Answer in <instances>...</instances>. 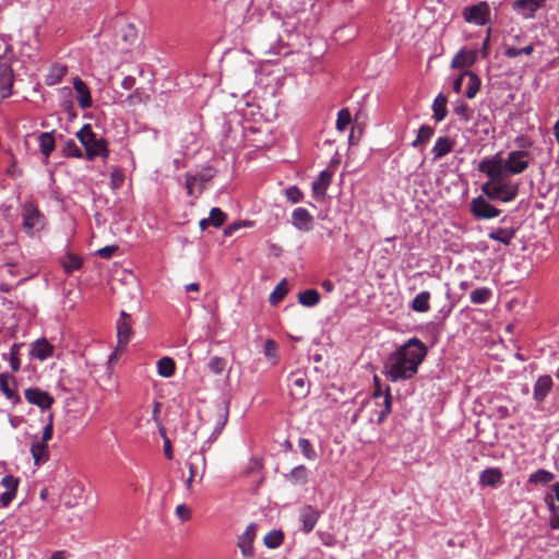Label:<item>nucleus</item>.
<instances>
[{"mask_svg":"<svg viewBox=\"0 0 559 559\" xmlns=\"http://www.w3.org/2000/svg\"><path fill=\"white\" fill-rule=\"evenodd\" d=\"M426 355L427 347L419 338L408 340L389 356L384 365L386 377L392 382L412 379Z\"/></svg>","mask_w":559,"mask_h":559,"instance_id":"nucleus-1","label":"nucleus"},{"mask_svg":"<svg viewBox=\"0 0 559 559\" xmlns=\"http://www.w3.org/2000/svg\"><path fill=\"white\" fill-rule=\"evenodd\" d=\"M257 524L250 523L245 532L238 536L237 546L245 558H251L254 555L253 540L257 535Z\"/></svg>","mask_w":559,"mask_h":559,"instance_id":"nucleus-10","label":"nucleus"},{"mask_svg":"<svg viewBox=\"0 0 559 559\" xmlns=\"http://www.w3.org/2000/svg\"><path fill=\"white\" fill-rule=\"evenodd\" d=\"M515 229L513 227H498L492 229L488 237L495 241L509 246L514 238Z\"/></svg>","mask_w":559,"mask_h":559,"instance_id":"nucleus-24","label":"nucleus"},{"mask_svg":"<svg viewBox=\"0 0 559 559\" xmlns=\"http://www.w3.org/2000/svg\"><path fill=\"white\" fill-rule=\"evenodd\" d=\"M217 417H218V420H217L216 430L219 432L223 429V427L225 426V424L227 423V418H228L227 406L217 408Z\"/></svg>","mask_w":559,"mask_h":559,"instance_id":"nucleus-54","label":"nucleus"},{"mask_svg":"<svg viewBox=\"0 0 559 559\" xmlns=\"http://www.w3.org/2000/svg\"><path fill=\"white\" fill-rule=\"evenodd\" d=\"M124 174L121 169H114L110 174L111 186L114 189H119L124 182Z\"/></svg>","mask_w":559,"mask_h":559,"instance_id":"nucleus-51","label":"nucleus"},{"mask_svg":"<svg viewBox=\"0 0 559 559\" xmlns=\"http://www.w3.org/2000/svg\"><path fill=\"white\" fill-rule=\"evenodd\" d=\"M286 477L292 484L304 485L308 481V469L305 465H298Z\"/></svg>","mask_w":559,"mask_h":559,"instance_id":"nucleus-35","label":"nucleus"},{"mask_svg":"<svg viewBox=\"0 0 559 559\" xmlns=\"http://www.w3.org/2000/svg\"><path fill=\"white\" fill-rule=\"evenodd\" d=\"M176 364L170 357H163L157 361V372L160 377L169 378L175 373Z\"/></svg>","mask_w":559,"mask_h":559,"instance_id":"nucleus-33","label":"nucleus"},{"mask_svg":"<svg viewBox=\"0 0 559 559\" xmlns=\"http://www.w3.org/2000/svg\"><path fill=\"white\" fill-rule=\"evenodd\" d=\"M13 74L11 70H4L0 75V96L8 98L12 94Z\"/></svg>","mask_w":559,"mask_h":559,"instance_id":"nucleus-31","label":"nucleus"},{"mask_svg":"<svg viewBox=\"0 0 559 559\" xmlns=\"http://www.w3.org/2000/svg\"><path fill=\"white\" fill-rule=\"evenodd\" d=\"M162 435H163V438H164V453H165V456L168 460H171L173 459L171 443H170V440L165 436L164 428H162Z\"/></svg>","mask_w":559,"mask_h":559,"instance_id":"nucleus-61","label":"nucleus"},{"mask_svg":"<svg viewBox=\"0 0 559 559\" xmlns=\"http://www.w3.org/2000/svg\"><path fill=\"white\" fill-rule=\"evenodd\" d=\"M454 146V141L450 139L449 136H440L436 140V143L431 150V153L433 154V160H437L450 152H452Z\"/></svg>","mask_w":559,"mask_h":559,"instance_id":"nucleus-23","label":"nucleus"},{"mask_svg":"<svg viewBox=\"0 0 559 559\" xmlns=\"http://www.w3.org/2000/svg\"><path fill=\"white\" fill-rule=\"evenodd\" d=\"M284 533L280 530L270 531L263 538L264 545L270 549H275L283 544Z\"/></svg>","mask_w":559,"mask_h":559,"instance_id":"nucleus-37","label":"nucleus"},{"mask_svg":"<svg viewBox=\"0 0 559 559\" xmlns=\"http://www.w3.org/2000/svg\"><path fill=\"white\" fill-rule=\"evenodd\" d=\"M21 216L22 228L31 237L41 231L47 224L46 216L33 200H27L21 205Z\"/></svg>","mask_w":559,"mask_h":559,"instance_id":"nucleus-4","label":"nucleus"},{"mask_svg":"<svg viewBox=\"0 0 559 559\" xmlns=\"http://www.w3.org/2000/svg\"><path fill=\"white\" fill-rule=\"evenodd\" d=\"M554 385L552 379L550 376L545 374L540 376L535 384L533 390V397L537 403L543 402L548 393L551 391Z\"/></svg>","mask_w":559,"mask_h":559,"instance_id":"nucleus-18","label":"nucleus"},{"mask_svg":"<svg viewBox=\"0 0 559 559\" xmlns=\"http://www.w3.org/2000/svg\"><path fill=\"white\" fill-rule=\"evenodd\" d=\"M209 218L211 221V225L218 228L225 223L227 215L221 209L213 207L210 212Z\"/></svg>","mask_w":559,"mask_h":559,"instance_id":"nucleus-46","label":"nucleus"},{"mask_svg":"<svg viewBox=\"0 0 559 559\" xmlns=\"http://www.w3.org/2000/svg\"><path fill=\"white\" fill-rule=\"evenodd\" d=\"M285 195L292 203H298L304 198V193L296 186L287 188Z\"/></svg>","mask_w":559,"mask_h":559,"instance_id":"nucleus-52","label":"nucleus"},{"mask_svg":"<svg viewBox=\"0 0 559 559\" xmlns=\"http://www.w3.org/2000/svg\"><path fill=\"white\" fill-rule=\"evenodd\" d=\"M67 73V67L61 64H56L51 67L49 73L46 76L45 83L47 85H55L61 81V79Z\"/></svg>","mask_w":559,"mask_h":559,"instance_id":"nucleus-38","label":"nucleus"},{"mask_svg":"<svg viewBox=\"0 0 559 559\" xmlns=\"http://www.w3.org/2000/svg\"><path fill=\"white\" fill-rule=\"evenodd\" d=\"M24 396L29 404L36 405L43 411L49 409L55 402L53 397L49 393L38 388L26 389L24 391Z\"/></svg>","mask_w":559,"mask_h":559,"instance_id":"nucleus-11","label":"nucleus"},{"mask_svg":"<svg viewBox=\"0 0 559 559\" xmlns=\"http://www.w3.org/2000/svg\"><path fill=\"white\" fill-rule=\"evenodd\" d=\"M352 122V115L347 108H343L337 112L336 129L344 131Z\"/></svg>","mask_w":559,"mask_h":559,"instance_id":"nucleus-44","label":"nucleus"},{"mask_svg":"<svg viewBox=\"0 0 559 559\" xmlns=\"http://www.w3.org/2000/svg\"><path fill=\"white\" fill-rule=\"evenodd\" d=\"M531 154L527 151L518 150L511 151L506 159L499 156V164L502 169V174L519 175L524 173L530 164Z\"/></svg>","mask_w":559,"mask_h":559,"instance_id":"nucleus-5","label":"nucleus"},{"mask_svg":"<svg viewBox=\"0 0 559 559\" xmlns=\"http://www.w3.org/2000/svg\"><path fill=\"white\" fill-rule=\"evenodd\" d=\"M478 170L489 178V180L481 186L483 193L489 200L510 202L516 198L519 185L508 181L507 176L502 174L499 164V154L491 158L483 159L478 165Z\"/></svg>","mask_w":559,"mask_h":559,"instance_id":"nucleus-2","label":"nucleus"},{"mask_svg":"<svg viewBox=\"0 0 559 559\" xmlns=\"http://www.w3.org/2000/svg\"><path fill=\"white\" fill-rule=\"evenodd\" d=\"M298 518L302 524L301 531L305 534H309L317 525L320 519V512L312 506H304L299 509Z\"/></svg>","mask_w":559,"mask_h":559,"instance_id":"nucleus-13","label":"nucleus"},{"mask_svg":"<svg viewBox=\"0 0 559 559\" xmlns=\"http://www.w3.org/2000/svg\"><path fill=\"white\" fill-rule=\"evenodd\" d=\"M333 173L325 169L312 182V192L316 197H324L329 186L331 185Z\"/></svg>","mask_w":559,"mask_h":559,"instance_id":"nucleus-22","label":"nucleus"},{"mask_svg":"<svg viewBox=\"0 0 559 559\" xmlns=\"http://www.w3.org/2000/svg\"><path fill=\"white\" fill-rule=\"evenodd\" d=\"M31 355L43 361L53 355V346L46 338H39L32 344Z\"/></svg>","mask_w":559,"mask_h":559,"instance_id":"nucleus-21","label":"nucleus"},{"mask_svg":"<svg viewBox=\"0 0 559 559\" xmlns=\"http://www.w3.org/2000/svg\"><path fill=\"white\" fill-rule=\"evenodd\" d=\"M82 264V259L71 253L67 254L62 261V265L67 273H72L73 271L81 269Z\"/></svg>","mask_w":559,"mask_h":559,"instance_id":"nucleus-42","label":"nucleus"},{"mask_svg":"<svg viewBox=\"0 0 559 559\" xmlns=\"http://www.w3.org/2000/svg\"><path fill=\"white\" fill-rule=\"evenodd\" d=\"M435 130L430 126H421L418 130L416 139L413 141L412 146L417 148L425 145L433 135Z\"/></svg>","mask_w":559,"mask_h":559,"instance_id":"nucleus-36","label":"nucleus"},{"mask_svg":"<svg viewBox=\"0 0 559 559\" xmlns=\"http://www.w3.org/2000/svg\"><path fill=\"white\" fill-rule=\"evenodd\" d=\"M39 146L41 153L48 157L55 150V138L48 132L41 133L39 135Z\"/></svg>","mask_w":559,"mask_h":559,"instance_id":"nucleus-40","label":"nucleus"},{"mask_svg":"<svg viewBox=\"0 0 559 559\" xmlns=\"http://www.w3.org/2000/svg\"><path fill=\"white\" fill-rule=\"evenodd\" d=\"M447 103H448V99L443 94H439L435 98L433 104H432V110H433V118L436 119V121L440 122L445 119V117L448 115Z\"/></svg>","mask_w":559,"mask_h":559,"instance_id":"nucleus-28","label":"nucleus"},{"mask_svg":"<svg viewBox=\"0 0 559 559\" xmlns=\"http://www.w3.org/2000/svg\"><path fill=\"white\" fill-rule=\"evenodd\" d=\"M76 138L81 142L85 151V157L93 160L96 157L104 159L109 156L108 142L105 138L93 131L90 123L84 124L78 132Z\"/></svg>","mask_w":559,"mask_h":559,"instance_id":"nucleus-3","label":"nucleus"},{"mask_svg":"<svg viewBox=\"0 0 559 559\" xmlns=\"http://www.w3.org/2000/svg\"><path fill=\"white\" fill-rule=\"evenodd\" d=\"M471 211L473 215L478 219H490L497 217L501 212L483 197H477L472 200Z\"/></svg>","mask_w":559,"mask_h":559,"instance_id":"nucleus-9","label":"nucleus"},{"mask_svg":"<svg viewBox=\"0 0 559 559\" xmlns=\"http://www.w3.org/2000/svg\"><path fill=\"white\" fill-rule=\"evenodd\" d=\"M477 60L476 50L461 49L452 59L451 67L453 69H464L473 66Z\"/></svg>","mask_w":559,"mask_h":559,"instance_id":"nucleus-19","label":"nucleus"},{"mask_svg":"<svg viewBox=\"0 0 559 559\" xmlns=\"http://www.w3.org/2000/svg\"><path fill=\"white\" fill-rule=\"evenodd\" d=\"M554 478H555V475L551 472L546 471L544 468H539L528 476L527 483L531 485L546 486L549 483H551L554 480Z\"/></svg>","mask_w":559,"mask_h":559,"instance_id":"nucleus-27","label":"nucleus"},{"mask_svg":"<svg viewBox=\"0 0 559 559\" xmlns=\"http://www.w3.org/2000/svg\"><path fill=\"white\" fill-rule=\"evenodd\" d=\"M545 0H516L513 2V10L524 19H533L536 11L544 4Z\"/></svg>","mask_w":559,"mask_h":559,"instance_id":"nucleus-14","label":"nucleus"},{"mask_svg":"<svg viewBox=\"0 0 559 559\" xmlns=\"http://www.w3.org/2000/svg\"><path fill=\"white\" fill-rule=\"evenodd\" d=\"M294 226L302 231H309L313 226V217L305 207H297L292 213Z\"/></svg>","mask_w":559,"mask_h":559,"instance_id":"nucleus-17","label":"nucleus"},{"mask_svg":"<svg viewBox=\"0 0 559 559\" xmlns=\"http://www.w3.org/2000/svg\"><path fill=\"white\" fill-rule=\"evenodd\" d=\"M73 87L78 93V103L82 109L92 107L93 100L88 86L80 78H75Z\"/></svg>","mask_w":559,"mask_h":559,"instance_id":"nucleus-20","label":"nucleus"},{"mask_svg":"<svg viewBox=\"0 0 559 559\" xmlns=\"http://www.w3.org/2000/svg\"><path fill=\"white\" fill-rule=\"evenodd\" d=\"M453 111L465 122L469 121L472 118V110H471L469 106L464 102L459 103L453 108Z\"/></svg>","mask_w":559,"mask_h":559,"instance_id":"nucleus-48","label":"nucleus"},{"mask_svg":"<svg viewBox=\"0 0 559 559\" xmlns=\"http://www.w3.org/2000/svg\"><path fill=\"white\" fill-rule=\"evenodd\" d=\"M132 319L126 311L120 312V318L117 321V338L118 347H124L132 336Z\"/></svg>","mask_w":559,"mask_h":559,"instance_id":"nucleus-12","label":"nucleus"},{"mask_svg":"<svg viewBox=\"0 0 559 559\" xmlns=\"http://www.w3.org/2000/svg\"><path fill=\"white\" fill-rule=\"evenodd\" d=\"M225 366H226L225 359L217 357V356L212 357L209 362V368L211 369V371H213L216 374L222 373L223 370L225 369Z\"/></svg>","mask_w":559,"mask_h":559,"instance_id":"nucleus-50","label":"nucleus"},{"mask_svg":"<svg viewBox=\"0 0 559 559\" xmlns=\"http://www.w3.org/2000/svg\"><path fill=\"white\" fill-rule=\"evenodd\" d=\"M175 512L181 522H186L191 519V509L185 503L177 506Z\"/></svg>","mask_w":559,"mask_h":559,"instance_id":"nucleus-53","label":"nucleus"},{"mask_svg":"<svg viewBox=\"0 0 559 559\" xmlns=\"http://www.w3.org/2000/svg\"><path fill=\"white\" fill-rule=\"evenodd\" d=\"M135 84V79L133 76H126L122 81H121V87L124 88V90H131Z\"/></svg>","mask_w":559,"mask_h":559,"instance_id":"nucleus-64","label":"nucleus"},{"mask_svg":"<svg viewBox=\"0 0 559 559\" xmlns=\"http://www.w3.org/2000/svg\"><path fill=\"white\" fill-rule=\"evenodd\" d=\"M31 453L34 459L35 465H39L49 457L48 444L44 442H35L32 444Z\"/></svg>","mask_w":559,"mask_h":559,"instance_id":"nucleus-29","label":"nucleus"},{"mask_svg":"<svg viewBox=\"0 0 559 559\" xmlns=\"http://www.w3.org/2000/svg\"><path fill=\"white\" fill-rule=\"evenodd\" d=\"M373 381H374V391L372 393V400L374 401L376 405L381 406V409L378 413V418H377V423L381 424L385 420V418L392 411V395H391V390L389 386H386L384 393L382 392L381 382L377 376H374Z\"/></svg>","mask_w":559,"mask_h":559,"instance_id":"nucleus-7","label":"nucleus"},{"mask_svg":"<svg viewBox=\"0 0 559 559\" xmlns=\"http://www.w3.org/2000/svg\"><path fill=\"white\" fill-rule=\"evenodd\" d=\"M430 293L425 290L415 296L411 302V308L416 312H427L430 309Z\"/></svg>","mask_w":559,"mask_h":559,"instance_id":"nucleus-26","label":"nucleus"},{"mask_svg":"<svg viewBox=\"0 0 559 559\" xmlns=\"http://www.w3.org/2000/svg\"><path fill=\"white\" fill-rule=\"evenodd\" d=\"M48 419H49V421L46 425V427L44 428L43 438H41V441H40V442H44L46 444H47V442L49 440H51L52 435H53L52 414H49Z\"/></svg>","mask_w":559,"mask_h":559,"instance_id":"nucleus-56","label":"nucleus"},{"mask_svg":"<svg viewBox=\"0 0 559 559\" xmlns=\"http://www.w3.org/2000/svg\"><path fill=\"white\" fill-rule=\"evenodd\" d=\"M16 495H13L11 492L4 491L0 495V504L3 508H7L10 506V503L13 501Z\"/></svg>","mask_w":559,"mask_h":559,"instance_id":"nucleus-62","label":"nucleus"},{"mask_svg":"<svg viewBox=\"0 0 559 559\" xmlns=\"http://www.w3.org/2000/svg\"><path fill=\"white\" fill-rule=\"evenodd\" d=\"M299 448L306 457H308V459L314 457V455H316L314 450L312 449L311 443L309 442L308 439H300Z\"/></svg>","mask_w":559,"mask_h":559,"instance_id":"nucleus-55","label":"nucleus"},{"mask_svg":"<svg viewBox=\"0 0 559 559\" xmlns=\"http://www.w3.org/2000/svg\"><path fill=\"white\" fill-rule=\"evenodd\" d=\"M534 51L533 44H528L524 47H515L514 45H508L504 51V56L508 58H516L521 55L530 56Z\"/></svg>","mask_w":559,"mask_h":559,"instance_id":"nucleus-41","label":"nucleus"},{"mask_svg":"<svg viewBox=\"0 0 559 559\" xmlns=\"http://www.w3.org/2000/svg\"><path fill=\"white\" fill-rule=\"evenodd\" d=\"M62 152L68 157H76V158L83 157L82 150L79 147V145L73 140H69L64 143Z\"/></svg>","mask_w":559,"mask_h":559,"instance_id":"nucleus-45","label":"nucleus"},{"mask_svg":"<svg viewBox=\"0 0 559 559\" xmlns=\"http://www.w3.org/2000/svg\"><path fill=\"white\" fill-rule=\"evenodd\" d=\"M492 296V290L488 287H480L473 290L469 295L471 301L474 305L486 304Z\"/></svg>","mask_w":559,"mask_h":559,"instance_id":"nucleus-39","label":"nucleus"},{"mask_svg":"<svg viewBox=\"0 0 559 559\" xmlns=\"http://www.w3.org/2000/svg\"><path fill=\"white\" fill-rule=\"evenodd\" d=\"M148 99V95L144 92L140 91L139 88H135L132 94H130L127 97V102L131 106H135L138 104L144 103Z\"/></svg>","mask_w":559,"mask_h":559,"instance_id":"nucleus-49","label":"nucleus"},{"mask_svg":"<svg viewBox=\"0 0 559 559\" xmlns=\"http://www.w3.org/2000/svg\"><path fill=\"white\" fill-rule=\"evenodd\" d=\"M189 468V477L195 478L199 476L202 480L206 467V460L202 452H193L187 463Z\"/></svg>","mask_w":559,"mask_h":559,"instance_id":"nucleus-16","label":"nucleus"},{"mask_svg":"<svg viewBox=\"0 0 559 559\" xmlns=\"http://www.w3.org/2000/svg\"><path fill=\"white\" fill-rule=\"evenodd\" d=\"M23 343L13 344L10 348V367L13 372H17L21 368V360H20V350L23 346Z\"/></svg>","mask_w":559,"mask_h":559,"instance_id":"nucleus-43","label":"nucleus"},{"mask_svg":"<svg viewBox=\"0 0 559 559\" xmlns=\"http://www.w3.org/2000/svg\"><path fill=\"white\" fill-rule=\"evenodd\" d=\"M123 34H122V37L124 40L127 41H130V43H133L136 38V33H135V28L132 24H128L124 28H123Z\"/></svg>","mask_w":559,"mask_h":559,"instance_id":"nucleus-58","label":"nucleus"},{"mask_svg":"<svg viewBox=\"0 0 559 559\" xmlns=\"http://www.w3.org/2000/svg\"><path fill=\"white\" fill-rule=\"evenodd\" d=\"M277 353V345L273 340H266L264 344V355L267 358H275Z\"/></svg>","mask_w":559,"mask_h":559,"instance_id":"nucleus-57","label":"nucleus"},{"mask_svg":"<svg viewBox=\"0 0 559 559\" xmlns=\"http://www.w3.org/2000/svg\"><path fill=\"white\" fill-rule=\"evenodd\" d=\"M117 250V246H107L97 251L98 255L104 259H110L115 251Z\"/></svg>","mask_w":559,"mask_h":559,"instance_id":"nucleus-59","label":"nucleus"},{"mask_svg":"<svg viewBox=\"0 0 559 559\" xmlns=\"http://www.w3.org/2000/svg\"><path fill=\"white\" fill-rule=\"evenodd\" d=\"M466 78L468 79L465 95L467 98L473 99L480 88V79L477 74L472 71H465Z\"/></svg>","mask_w":559,"mask_h":559,"instance_id":"nucleus-32","label":"nucleus"},{"mask_svg":"<svg viewBox=\"0 0 559 559\" xmlns=\"http://www.w3.org/2000/svg\"><path fill=\"white\" fill-rule=\"evenodd\" d=\"M490 8L487 2L483 1L475 5L466 7L463 16L466 22L476 25H486L489 19Z\"/></svg>","mask_w":559,"mask_h":559,"instance_id":"nucleus-8","label":"nucleus"},{"mask_svg":"<svg viewBox=\"0 0 559 559\" xmlns=\"http://www.w3.org/2000/svg\"><path fill=\"white\" fill-rule=\"evenodd\" d=\"M288 293V286H287V281L285 278H283L276 286L275 288L272 290V293L270 294V297H269V302L272 305V306H276L278 305L284 298L285 296L287 295Z\"/></svg>","mask_w":559,"mask_h":559,"instance_id":"nucleus-30","label":"nucleus"},{"mask_svg":"<svg viewBox=\"0 0 559 559\" xmlns=\"http://www.w3.org/2000/svg\"><path fill=\"white\" fill-rule=\"evenodd\" d=\"M0 390L14 404L21 402V397L16 393V381L13 376L7 372L0 373Z\"/></svg>","mask_w":559,"mask_h":559,"instance_id":"nucleus-15","label":"nucleus"},{"mask_svg":"<svg viewBox=\"0 0 559 559\" xmlns=\"http://www.w3.org/2000/svg\"><path fill=\"white\" fill-rule=\"evenodd\" d=\"M464 78H466L465 71L453 81V90L455 93H461Z\"/></svg>","mask_w":559,"mask_h":559,"instance_id":"nucleus-63","label":"nucleus"},{"mask_svg":"<svg viewBox=\"0 0 559 559\" xmlns=\"http://www.w3.org/2000/svg\"><path fill=\"white\" fill-rule=\"evenodd\" d=\"M298 301L305 307H314L320 301V294L316 289H307L298 295Z\"/></svg>","mask_w":559,"mask_h":559,"instance_id":"nucleus-34","label":"nucleus"},{"mask_svg":"<svg viewBox=\"0 0 559 559\" xmlns=\"http://www.w3.org/2000/svg\"><path fill=\"white\" fill-rule=\"evenodd\" d=\"M20 479L12 475H7L1 479V485L5 488V491L16 495Z\"/></svg>","mask_w":559,"mask_h":559,"instance_id":"nucleus-47","label":"nucleus"},{"mask_svg":"<svg viewBox=\"0 0 559 559\" xmlns=\"http://www.w3.org/2000/svg\"><path fill=\"white\" fill-rule=\"evenodd\" d=\"M502 479V473L499 468L490 467L481 472L479 480L485 486H496Z\"/></svg>","mask_w":559,"mask_h":559,"instance_id":"nucleus-25","label":"nucleus"},{"mask_svg":"<svg viewBox=\"0 0 559 559\" xmlns=\"http://www.w3.org/2000/svg\"><path fill=\"white\" fill-rule=\"evenodd\" d=\"M197 180H198V176L189 174V173L186 174V188H187L189 195L192 194L193 186L195 185Z\"/></svg>","mask_w":559,"mask_h":559,"instance_id":"nucleus-60","label":"nucleus"},{"mask_svg":"<svg viewBox=\"0 0 559 559\" xmlns=\"http://www.w3.org/2000/svg\"><path fill=\"white\" fill-rule=\"evenodd\" d=\"M287 386L289 395L298 401L307 397L310 392V382L307 374L301 370H296L288 374Z\"/></svg>","mask_w":559,"mask_h":559,"instance_id":"nucleus-6","label":"nucleus"}]
</instances>
